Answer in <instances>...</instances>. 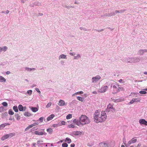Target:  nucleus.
<instances>
[{
  "label": "nucleus",
  "mask_w": 147,
  "mask_h": 147,
  "mask_svg": "<svg viewBox=\"0 0 147 147\" xmlns=\"http://www.w3.org/2000/svg\"><path fill=\"white\" fill-rule=\"evenodd\" d=\"M119 81L120 82H121L122 81V79H120L119 80Z\"/></svg>",
  "instance_id": "obj_59"
},
{
  "label": "nucleus",
  "mask_w": 147,
  "mask_h": 147,
  "mask_svg": "<svg viewBox=\"0 0 147 147\" xmlns=\"http://www.w3.org/2000/svg\"><path fill=\"white\" fill-rule=\"evenodd\" d=\"M9 119L10 120H13L14 121L15 120V119L14 117H11Z\"/></svg>",
  "instance_id": "obj_39"
},
{
  "label": "nucleus",
  "mask_w": 147,
  "mask_h": 147,
  "mask_svg": "<svg viewBox=\"0 0 147 147\" xmlns=\"http://www.w3.org/2000/svg\"><path fill=\"white\" fill-rule=\"evenodd\" d=\"M83 92L82 91H80V92H76V93H75L74 94H76V95H77V94H83Z\"/></svg>",
  "instance_id": "obj_31"
},
{
  "label": "nucleus",
  "mask_w": 147,
  "mask_h": 147,
  "mask_svg": "<svg viewBox=\"0 0 147 147\" xmlns=\"http://www.w3.org/2000/svg\"><path fill=\"white\" fill-rule=\"evenodd\" d=\"M94 121L96 122H101L106 120L107 116L105 111L100 112L96 111L94 114Z\"/></svg>",
  "instance_id": "obj_2"
},
{
  "label": "nucleus",
  "mask_w": 147,
  "mask_h": 147,
  "mask_svg": "<svg viewBox=\"0 0 147 147\" xmlns=\"http://www.w3.org/2000/svg\"><path fill=\"white\" fill-rule=\"evenodd\" d=\"M66 59V55L64 54L61 55L59 57V59Z\"/></svg>",
  "instance_id": "obj_18"
},
{
  "label": "nucleus",
  "mask_w": 147,
  "mask_h": 147,
  "mask_svg": "<svg viewBox=\"0 0 147 147\" xmlns=\"http://www.w3.org/2000/svg\"><path fill=\"white\" fill-rule=\"evenodd\" d=\"M30 128L32 127L33 126L32 125V124H31V125H29V126H28Z\"/></svg>",
  "instance_id": "obj_45"
},
{
  "label": "nucleus",
  "mask_w": 147,
  "mask_h": 147,
  "mask_svg": "<svg viewBox=\"0 0 147 147\" xmlns=\"http://www.w3.org/2000/svg\"><path fill=\"white\" fill-rule=\"evenodd\" d=\"M7 47L6 46L4 47H1V51H5L7 50Z\"/></svg>",
  "instance_id": "obj_23"
},
{
  "label": "nucleus",
  "mask_w": 147,
  "mask_h": 147,
  "mask_svg": "<svg viewBox=\"0 0 147 147\" xmlns=\"http://www.w3.org/2000/svg\"><path fill=\"white\" fill-rule=\"evenodd\" d=\"M106 109L108 112L112 111L114 112L115 111L114 108H113V106L111 104H109L108 105Z\"/></svg>",
  "instance_id": "obj_4"
},
{
  "label": "nucleus",
  "mask_w": 147,
  "mask_h": 147,
  "mask_svg": "<svg viewBox=\"0 0 147 147\" xmlns=\"http://www.w3.org/2000/svg\"><path fill=\"white\" fill-rule=\"evenodd\" d=\"M4 124H5V126H7V125H10V124H9V123H5Z\"/></svg>",
  "instance_id": "obj_54"
},
{
  "label": "nucleus",
  "mask_w": 147,
  "mask_h": 147,
  "mask_svg": "<svg viewBox=\"0 0 147 147\" xmlns=\"http://www.w3.org/2000/svg\"><path fill=\"white\" fill-rule=\"evenodd\" d=\"M93 93L96 94V91L93 92Z\"/></svg>",
  "instance_id": "obj_62"
},
{
  "label": "nucleus",
  "mask_w": 147,
  "mask_h": 147,
  "mask_svg": "<svg viewBox=\"0 0 147 147\" xmlns=\"http://www.w3.org/2000/svg\"><path fill=\"white\" fill-rule=\"evenodd\" d=\"M39 123L38 122H35L32 124V125L33 126H36L38 125Z\"/></svg>",
  "instance_id": "obj_37"
},
{
  "label": "nucleus",
  "mask_w": 147,
  "mask_h": 147,
  "mask_svg": "<svg viewBox=\"0 0 147 147\" xmlns=\"http://www.w3.org/2000/svg\"><path fill=\"white\" fill-rule=\"evenodd\" d=\"M133 100L134 102H137L140 101V100L138 98H133Z\"/></svg>",
  "instance_id": "obj_27"
},
{
  "label": "nucleus",
  "mask_w": 147,
  "mask_h": 147,
  "mask_svg": "<svg viewBox=\"0 0 147 147\" xmlns=\"http://www.w3.org/2000/svg\"><path fill=\"white\" fill-rule=\"evenodd\" d=\"M6 79L2 76H0V82H6Z\"/></svg>",
  "instance_id": "obj_15"
},
{
  "label": "nucleus",
  "mask_w": 147,
  "mask_h": 147,
  "mask_svg": "<svg viewBox=\"0 0 147 147\" xmlns=\"http://www.w3.org/2000/svg\"><path fill=\"white\" fill-rule=\"evenodd\" d=\"M24 115L25 116H30L31 115L27 112H25L24 114Z\"/></svg>",
  "instance_id": "obj_34"
},
{
  "label": "nucleus",
  "mask_w": 147,
  "mask_h": 147,
  "mask_svg": "<svg viewBox=\"0 0 147 147\" xmlns=\"http://www.w3.org/2000/svg\"><path fill=\"white\" fill-rule=\"evenodd\" d=\"M89 118L85 115H82L79 118V120L74 119L73 122L79 126L88 124L90 122Z\"/></svg>",
  "instance_id": "obj_1"
},
{
  "label": "nucleus",
  "mask_w": 147,
  "mask_h": 147,
  "mask_svg": "<svg viewBox=\"0 0 147 147\" xmlns=\"http://www.w3.org/2000/svg\"><path fill=\"white\" fill-rule=\"evenodd\" d=\"M68 127L69 128H74L76 127L75 125L74 124H71L68 125Z\"/></svg>",
  "instance_id": "obj_20"
},
{
  "label": "nucleus",
  "mask_w": 147,
  "mask_h": 147,
  "mask_svg": "<svg viewBox=\"0 0 147 147\" xmlns=\"http://www.w3.org/2000/svg\"><path fill=\"white\" fill-rule=\"evenodd\" d=\"M134 102V101H133V100L132 99V100L130 101V102H129V103L130 104H132Z\"/></svg>",
  "instance_id": "obj_50"
},
{
  "label": "nucleus",
  "mask_w": 147,
  "mask_h": 147,
  "mask_svg": "<svg viewBox=\"0 0 147 147\" xmlns=\"http://www.w3.org/2000/svg\"><path fill=\"white\" fill-rule=\"evenodd\" d=\"M35 69L34 68H32V69H31V68H26V70H30V71H31L32 70H34Z\"/></svg>",
  "instance_id": "obj_43"
},
{
  "label": "nucleus",
  "mask_w": 147,
  "mask_h": 147,
  "mask_svg": "<svg viewBox=\"0 0 147 147\" xmlns=\"http://www.w3.org/2000/svg\"><path fill=\"white\" fill-rule=\"evenodd\" d=\"M140 51L142 52H147V50L146 49H144V50H140Z\"/></svg>",
  "instance_id": "obj_44"
},
{
  "label": "nucleus",
  "mask_w": 147,
  "mask_h": 147,
  "mask_svg": "<svg viewBox=\"0 0 147 147\" xmlns=\"http://www.w3.org/2000/svg\"><path fill=\"white\" fill-rule=\"evenodd\" d=\"M51 105V102H49V103L46 106V107L48 108L49 107H50Z\"/></svg>",
  "instance_id": "obj_36"
},
{
  "label": "nucleus",
  "mask_w": 147,
  "mask_h": 147,
  "mask_svg": "<svg viewBox=\"0 0 147 147\" xmlns=\"http://www.w3.org/2000/svg\"><path fill=\"white\" fill-rule=\"evenodd\" d=\"M119 11H120V13H122V12H123L125 11V9L121 10Z\"/></svg>",
  "instance_id": "obj_46"
},
{
  "label": "nucleus",
  "mask_w": 147,
  "mask_h": 147,
  "mask_svg": "<svg viewBox=\"0 0 147 147\" xmlns=\"http://www.w3.org/2000/svg\"><path fill=\"white\" fill-rule=\"evenodd\" d=\"M74 59H77V57L75 56L74 58Z\"/></svg>",
  "instance_id": "obj_61"
},
{
  "label": "nucleus",
  "mask_w": 147,
  "mask_h": 147,
  "mask_svg": "<svg viewBox=\"0 0 147 147\" xmlns=\"http://www.w3.org/2000/svg\"><path fill=\"white\" fill-rule=\"evenodd\" d=\"M77 99L80 101L83 102L84 101V99L78 96L77 97Z\"/></svg>",
  "instance_id": "obj_25"
},
{
  "label": "nucleus",
  "mask_w": 147,
  "mask_h": 147,
  "mask_svg": "<svg viewBox=\"0 0 147 147\" xmlns=\"http://www.w3.org/2000/svg\"><path fill=\"white\" fill-rule=\"evenodd\" d=\"M135 138H133L130 140L128 142V144L129 145L131 144L136 142L137 141V140Z\"/></svg>",
  "instance_id": "obj_9"
},
{
  "label": "nucleus",
  "mask_w": 147,
  "mask_h": 147,
  "mask_svg": "<svg viewBox=\"0 0 147 147\" xmlns=\"http://www.w3.org/2000/svg\"><path fill=\"white\" fill-rule=\"evenodd\" d=\"M30 128L28 126L25 129V131H26L29 129Z\"/></svg>",
  "instance_id": "obj_47"
},
{
  "label": "nucleus",
  "mask_w": 147,
  "mask_h": 147,
  "mask_svg": "<svg viewBox=\"0 0 147 147\" xmlns=\"http://www.w3.org/2000/svg\"><path fill=\"white\" fill-rule=\"evenodd\" d=\"M75 144H71L70 145V146L71 147H74L75 146Z\"/></svg>",
  "instance_id": "obj_48"
},
{
  "label": "nucleus",
  "mask_w": 147,
  "mask_h": 147,
  "mask_svg": "<svg viewBox=\"0 0 147 147\" xmlns=\"http://www.w3.org/2000/svg\"><path fill=\"white\" fill-rule=\"evenodd\" d=\"M2 105L6 107L7 105V103L6 102H3L2 103Z\"/></svg>",
  "instance_id": "obj_33"
},
{
  "label": "nucleus",
  "mask_w": 147,
  "mask_h": 147,
  "mask_svg": "<svg viewBox=\"0 0 147 147\" xmlns=\"http://www.w3.org/2000/svg\"><path fill=\"white\" fill-rule=\"evenodd\" d=\"M44 119V117H40L39 119V120L40 121V122H42L43 121Z\"/></svg>",
  "instance_id": "obj_38"
},
{
  "label": "nucleus",
  "mask_w": 147,
  "mask_h": 147,
  "mask_svg": "<svg viewBox=\"0 0 147 147\" xmlns=\"http://www.w3.org/2000/svg\"><path fill=\"white\" fill-rule=\"evenodd\" d=\"M7 135L9 137H12L13 136H14L15 135V133H11L9 134H7Z\"/></svg>",
  "instance_id": "obj_26"
},
{
  "label": "nucleus",
  "mask_w": 147,
  "mask_h": 147,
  "mask_svg": "<svg viewBox=\"0 0 147 147\" xmlns=\"http://www.w3.org/2000/svg\"><path fill=\"white\" fill-rule=\"evenodd\" d=\"M65 141L67 142L68 143H70L71 142V140L70 139L67 137L66 138Z\"/></svg>",
  "instance_id": "obj_17"
},
{
  "label": "nucleus",
  "mask_w": 147,
  "mask_h": 147,
  "mask_svg": "<svg viewBox=\"0 0 147 147\" xmlns=\"http://www.w3.org/2000/svg\"><path fill=\"white\" fill-rule=\"evenodd\" d=\"M77 57L78 58H80V55L79 54H78Z\"/></svg>",
  "instance_id": "obj_58"
},
{
  "label": "nucleus",
  "mask_w": 147,
  "mask_h": 147,
  "mask_svg": "<svg viewBox=\"0 0 147 147\" xmlns=\"http://www.w3.org/2000/svg\"><path fill=\"white\" fill-rule=\"evenodd\" d=\"M32 91L31 90H28L27 91V93L29 95H30L32 94Z\"/></svg>",
  "instance_id": "obj_32"
},
{
  "label": "nucleus",
  "mask_w": 147,
  "mask_h": 147,
  "mask_svg": "<svg viewBox=\"0 0 147 147\" xmlns=\"http://www.w3.org/2000/svg\"><path fill=\"white\" fill-rule=\"evenodd\" d=\"M68 146L67 144L66 143H63L62 144V146L63 147H67Z\"/></svg>",
  "instance_id": "obj_28"
},
{
  "label": "nucleus",
  "mask_w": 147,
  "mask_h": 147,
  "mask_svg": "<svg viewBox=\"0 0 147 147\" xmlns=\"http://www.w3.org/2000/svg\"><path fill=\"white\" fill-rule=\"evenodd\" d=\"M70 54L71 55H75V54L73 53H70Z\"/></svg>",
  "instance_id": "obj_52"
},
{
  "label": "nucleus",
  "mask_w": 147,
  "mask_h": 147,
  "mask_svg": "<svg viewBox=\"0 0 147 147\" xmlns=\"http://www.w3.org/2000/svg\"><path fill=\"white\" fill-rule=\"evenodd\" d=\"M9 114L10 115H13L14 114V112L12 110H9Z\"/></svg>",
  "instance_id": "obj_30"
},
{
  "label": "nucleus",
  "mask_w": 147,
  "mask_h": 147,
  "mask_svg": "<svg viewBox=\"0 0 147 147\" xmlns=\"http://www.w3.org/2000/svg\"><path fill=\"white\" fill-rule=\"evenodd\" d=\"M121 147H125V146L124 145H122L121 146Z\"/></svg>",
  "instance_id": "obj_64"
},
{
  "label": "nucleus",
  "mask_w": 147,
  "mask_h": 147,
  "mask_svg": "<svg viewBox=\"0 0 147 147\" xmlns=\"http://www.w3.org/2000/svg\"><path fill=\"white\" fill-rule=\"evenodd\" d=\"M6 73L7 74H9L10 73V72L9 71H7L6 72Z\"/></svg>",
  "instance_id": "obj_55"
},
{
  "label": "nucleus",
  "mask_w": 147,
  "mask_h": 147,
  "mask_svg": "<svg viewBox=\"0 0 147 147\" xmlns=\"http://www.w3.org/2000/svg\"><path fill=\"white\" fill-rule=\"evenodd\" d=\"M101 78L99 76H97L94 77L92 78L93 82H96L98 81Z\"/></svg>",
  "instance_id": "obj_6"
},
{
  "label": "nucleus",
  "mask_w": 147,
  "mask_h": 147,
  "mask_svg": "<svg viewBox=\"0 0 147 147\" xmlns=\"http://www.w3.org/2000/svg\"><path fill=\"white\" fill-rule=\"evenodd\" d=\"M9 138L7 134L6 135H4L1 138V140H5Z\"/></svg>",
  "instance_id": "obj_14"
},
{
  "label": "nucleus",
  "mask_w": 147,
  "mask_h": 147,
  "mask_svg": "<svg viewBox=\"0 0 147 147\" xmlns=\"http://www.w3.org/2000/svg\"><path fill=\"white\" fill-rule=\"evenodd\" d=\"M119 85L116 84L113 86V94L116 93L119 91Z\"/></svg>",
  "instance_id": "obj_3"
},
{
  "label": "nucleus",
  "mask_w": 147,
  "mask_h": 147,
  "mask_svg": "<svg viewBox=\"0 0 147 147\" xmlns=\"http://www.w3.org/2000/svg\"><path fill=\"white\" fill-rule=\"evenodd\" d=\"M99 146L100 147H106L108 146V144L105 142H101L99 143Z\"/></svg>",
  "instance_id": "obj_11"
},
{
  "label": "nucleus",
  "mask_w": 147,
  "mask_h": 147,
  "mask_svg": "<svg viewBox=\"0 0 147 147\" xmlns=\"http://www.w3.org/2000/svg\"><path fill=\"white\" fill-rule=\"evenodd\" d=\"M134 59V58H131V61H128V62H130V63H132L133 62L132 60Z\"/></svg>",
  "instance_id": "obj_49"
},
{
  "label": "nucleus",
  "mask_w": 147,
  "mask_h": 147,
  "mask_svg": "<svg viewBox=\"0 0 147 147\" xmlns=\"http://www.w3.org/2000/svg\"><path fill=\"white\" fill-rule=\"evenodd\" d=\"M20 119V116H18V117L17 118V120Z\"/></svg>",
  "instance_id": "obj_57"
},
{
  "label": "nucleus",
  "mask_w": 147,
  "mask_h": 147,
  "mask_svg": "<svg viewBox=\"0 0 147 147\" xmlns=\"http://www.w3.org/2000/svg\"><path fill=\"white\" fill-rule=\"evenodd\" d=\"M72 117V115L71 114H69L66 116V118L67 119H68L71 118Z\"/></svg>",
  "instance_id": "obj_21"
},
{
  "label": "nucleus",
  "mask_w": 147,
  "mask_h": 147,
  "mask_svg": "<svg viewBox=\"0 0 147 147\" xmlns=\"http://www.w3.org/2000/svg\"><path fill=\"white\" fill-rule=\"evenodd\" d=\"M13 109L15 112H17L18 111V108L17 106H14L13 107Z\"/></svg>",
  "instance_id": "obj_22"
},
{
  "label": "nucleus",
  "mask_w": 147,
  "mask_h": 147,
  "mask_svg": "<svg viewBox=\"0 0 147 147\" xmlns=\"http://www.w3.org/2000/svg\"><path fill=\"white\" fill-rule=\"evenodd\" d=\"M31 109L34 112H35L38 110V109L36 107H31Z\"/></svg>",
  "instance_id": "obj_16"
},
{
  "label": "nucleus",
  "mask_w": 147,
  "mask_h": 147,
  "mask_svg": "<svg viewBox=\"0 0 147 147\" xmlns=\"http://www.w3.org/2000/svg\"><path fill=\"white\" fill-rule=\"evenodd\" d=\"M72 134L73 135L75 136H78L81 135L82 132L80 131H73Z\"/></svg>",
  "instance_id": "obj_8"
},
{
  "label": "nucleus",
  "mask_w": 147,
  "mask_h": 147,
  "mask_svg": "<svg viewBox=\"0 0 147 147\" xmlns=\"http://www.w3.org/2000/svg\"><path fill=\"white\" fill-rule=\"evenodd\" d=\"M139 122L141 125H147V121H146L144 119H140L139 121Z\"/></svg>",
  "instance_id": "obj_7"
},
{
  "label": "nucleus",
  "mask_w": 147,
  "mask_h": 147,
  "mask_svg": "<svg viewBox=\"0 0 147 147\" xmlns=\"http://www.w3.org/2000/svg\"><path fill=\"white\" fill-rule=\"evenodd\" d=\"M120 13V11H118V10H116L115 11V13Z\"/></svg>",
  "instance_id": "obj_51"
},
{
  "label": "nucleus",
  "mask_w": 147,
  "mask_h": 147,
  "mask_svg": "<svg viewBox=\"0 0 147 147\" xmlns=\"http://www.w3.org/2000/svg\"><path fill=\"white\" fill-rule=\"evenodd\" d=\"M55 117V115L53 114H52L49 116L47 119V120L48 121H49L51 120Z\"/></svg>",
  "instance_id": "obj_12"
},
{
  "label": "nucleus",
  "mask_w": 147,
  "mask_h": 147,
  "mask_svg": "<svg viewBox=\"0 0 147 147\" xmlns=\"http://www.w3.org/2000/svg\"><path fill=\"white\" fill-rule=\"evenodd\" d=\"M58 104L60 106H62L65 105V103L64 100H60Z\"/></svg>",
  "instance_id": "obj_10"
},
{
  "label": "nucleus",
  "mask_w": 147,
  "mask_h": 147,
  "mask_svg": "<svg viewBox=\"0 0 147 147\" xmlns=\"http://www.w3.org/2000/svg\"><path fill=\"white\" fill-rule=\"evenodd\" d=\"M144 74L147 75V72H144Z\"/></svg>",
  "instance_id": "obj_60"
},
{
  "label": "nucleus",
  "mask_w": 147,
  "mask_h": 147,
  "mask_svg": "<svg viewBox=\"0 0 147 147\" xmlns=\"http://www.w3.org/2000/svg\"><path fill=\"white\" fill-rule=\"evenodd\" d=\"M9 12V11L8 10L6 11V13H8Z\"/></svg>",
  "instance_id": "obj_63"
},
{
  "label": "nucleus",
  "mask_w": 147,
  "mask_h": 147,
  "mask_svg": "<svg viewBox=\"0 0 147 147\" xmlns=\"http://www.w3.org/2000/svg\"><path fill=\"white\" fill-rule=\"evenodd\" d=\"M136 62H138L139 61V59L138 58H136Z\"/></svg>",
  "instance_id": "obj_53"
},
{
  "label": "nucleus",
  "mask_w": 147,
  "mask_h": 147,
  "mask_svg": "<svg viewBox=\"0 0 147 147\" xmlns=\"http://www.w3.org/2000/svg\"><path fill=\"white\" fill-rule=\"evenodd\" d=\"M18 108L20 111H22L23 110V107L22 105H19L18 106Z\"/></svg>",
  "instance_id": "obj_19"
},
{
  "label": "nucleus",
  "mask_w": 147,
  "mask_h": 147,
  "mask_svg": "<svg viewBox=\"0 0 147 147\" xmlns=\"http://www.w3.org/2000/svg\"><path fill=\"white\" fill-rule=\"evenodd\" d=\"M139 93L141 94H145L147 92L146 91H141L139 92Z\"/></svg>",
  "instance_id": "obj_29"
},
{
  "label": "nucleus",
  "mask_w": 147,
  "mask_h": 147,
  "mask_svg": "<svg viewBox=\"0 0 147 147\" xmlns=\"http://www.w3.org/2000/svg\"><path fill=\"white\" fill-rule=\"evenodd\" d=\"M61 124L62 125H65V122L64 121H62L61 122Z\"/></svg>",
  "instance_id": "obj_42"
},
{
  "label": "nucleus",
  "mask_w": 147,
  "mask_h": 147,
  "mask_svg": "<svg viewBox=\"0 0 147 147\" xmlns=\"http://www.w3.org/2000/svg\"><path fill=\"white\" fill-rule=\"evenodd\" d=\"M108 88V87L106 86L102 87L99 90V92L103 93L105 92Z\"/></svg>",
  "instance_id": "obj_5"
},
{
  "label": "nucleus",
  "mask_w": 147,
  "mask_h": 147,
  "mask_svg": "<svg viewBox=\"0 0 147 147\" xmlns=\"http://www.w3.org/2000/svg\"><path fill=\"white\" fill-rule=\"evenodd\" d=\"M115 12H112L111 13H110V15H109V16H114V15H115Z\"/></svg>",
  "instance_id": "obj_40"
},
{
  "label": "nucleus",
  "mask_w": 147,
  "mask_h": 147,
  "mask_svg": "<svg viewBox=\"0 0 147 147\" xmlns=\"http://www.w3.org/2000/svg\"><path fill=\"white\" fill-rule=\"evenodd\" d=\"M34 134L38 135H44V133L43 132H39L38 131H34Z\"/></svg>",
  "instance_id": "obj_13"
},
{
  "label": "nucleus",
  "mask_w": 147,
  "mask_h": 147,
  "mask_svg": "<svg viewBox=\"0 0 147 147\" xmlns=\"http://www.w3.org/2000/svg\"><path fill=\"white\" fill-rule=\"evenodd\" d=\"M5 125L4 124H2L1 125H0V128H1V129H2L3 128L5 127Z\"/></svg>",
  "instance_id": "obj_35"
},
{
  "label": "nucleus",
  "mask_w": 147,
  "mask_h": 147,
  "mask_svg": "<svg viewBox=\"0 0 147 147\" xmlns=\"http://www.w3.org/2000/svg\"><path fill=\"white\" fill-rule=\"evenodd\" d=\"M47 132H48L49 134H51L53 131V130L51 128H49L47 129Z\"/></svg>",
  "instance_id": "obj_24"
},
{
  "label": "nucleus",
  "mask_w": 147,
  "mask_h": 147,
  "mask_svg": "<svg viewBox=\"0 0 147 147\" xmlns=\"http://www.w3.org/2000/svg\"><path fill=\"white\" fill-rule=\"evenodd\" d=\"M36 144L35 143H33L32 144V145H33V146L34 147H35V146Z\"/></svg>",
  "instance_id": "obj_56"
},
{
  "label": "nucleus",
  "mask_w": 147,
  "mask_h": 147,
  "mask_svg": "<svg viewBox=\"0 0 147 147\" xmlns=\"http://www.w3.org/2000/svg\"><path fill=\"white\" fill-rule=\"evenodd\" d=\"M35 90L38 92L40 94V91L39 89L38 88H36L35 89Z\"/></svg>",
  "instance_id": "obj_41"
}]
</instances>
